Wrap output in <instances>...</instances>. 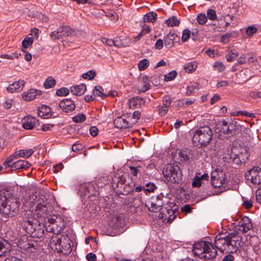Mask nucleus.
I'll list each match as a JSON object with an SVG mask.
<instances>
[{
	"mask_svg": "<svg viewBox=\"0 0 261 261\" xmlns=\"http://www.w3.org/2000/svg\"><path fill=\"white\" fill-rule=\"evenodd\" d=\"M34 152V151L32 149H20L16 151L15 154L18 158H29L33 154Z\"/></svg>",
	"mask_w": 261,
	"mask_h": 261,
	"instance_id": "nucleus-33",
	"label": "nucleus"
},
{
	"mask_svg": "<svg viewBox=\"0 0 261 261\" xmlns=\"http://www.w3.org/2000/svg\"><path fill=\"white\" fill-rule=\"evenodd\" d=\"M112 186L116 193L122 195H127L135 189L137 192H140L143 189H145L141 186L135 187V182L132 181H127L126 176L123 175L115 176L112 179Z\"/></svg>",
	"mask_w": 261,
	"mask_h": 261,
	"instance_id": "nucleus-4",
	"label": "nucleus"
},
{
	"mask_svg": "<svg viewBox=\"0 0 261 261\" xmlns=\"http://www.w3.org/2000/svg\"><path fill=\"white\" fill-rule=\"evenodd\" d=\"M213 137L212 129L206 126L199 128L194 132L192 141L195 146L205 147L211 142Z\"/></svg>",
	"mask_w": 261,
	"mask_h": 261,
	"instance_id": "nucleus-5",
	"label": "nucleus"
},
{
	"mask_svg": "<svg viewBox=\"0 0 261 261\" xmlns=\"http://www.w3.org/2000/svg\"><path fill=\"white\" fill-rule=\"evenodd\" d=\"M197 67V64L195 61H192L189 63H186L184 66V68L186 72L188 73H192L194 72Z\"/></svg>",
	"mask_w": 261,
	"mask_h": 261,
	"instance_id": "nucleus-36",
	"label": "nucleus"
},
{
	"mask_svg": "<svg viewBox=\"0 0 261 261\" xmlns=\"http://www.w3.org/2000/svg\"><path fill=\"white\" fill-rule=\"evenodd\" d=\"M59 107L63 112L66 113L72 112L76 108L74 101L70 98H64L61 100Z\"/></svg>",
	"mask_w": 261,
	"mask_h": 261,
	"instance_id": "nucleus-16",
	"label": "nucleus"
},
{
	"mask_svg": "<svg viewBox=\"0 0 261 261\" xmlns=\"http://www.w3.org/2000/svg\"><path fill=\"white\" fill-rule=\"evenodd\" d=\"M166 24L169 27L178 26L180 21L175 16H172L166 21Z\"/></svg>",
	"mask_w": 261,
	"mask_h": 261,
	"instance_id": "nucleus-40",
	"label": "nucleus"
},
{
	"mask_svg": "<svg viewBox=\"0 0 261 261\" xmlns=\"http://www.w3.org/2000/svg\"><path fill=\"white\" fill-rule=\"evenodd\" d=\"M256 201L261 204V190H257L255 192Z\"/></svg>",
	"mask_w": 261,
	"mask_h": 261,
	"instance_id": "nucleus-64",
	"label": "nucleus"
},
{
	"mask_svg": "<svg viewBox=\"0 0 261 261\" xmlns=\"http://www.w3.org/2000/svg\"><path fill=\"white\" fill-rule=\"evenodd\" d=\"M240 237L236 232L227 235L218 234L215 239V246L212 243L201 241L194 244L193 252L195 255L204 260L213 259L217 255V250L221 252L227 251L239 244Z\"/></svg>",
	"mask_w": 261,
	"mask_h": 261,
	"instance_id": "nucleus-1",
	"label": "nucleus"
},
{
	"mask_svg": "<svg viewBox=\"0 0 261 261\" xmlns=\"http://www.w3.org/2000/svg\"><path fill=\"white\" fill-rule=\"evenodd\" d=\"M239 230L243 233H245L251 230L253 226L250 219L247 217L241 218L238 224Z\"/></svg>",
	"mask_w": 261,
	"mask_h": 261,
	"instance_id": "nucleus-18",
	"label": "nucleus"
},
{
	"mask_svg": "<svg viewBox=\"0 0 261 261\" xmlns=\"http://www.w3.org/2000/svg\"><path fill=\"white\" fill-rule=\"evenodd\" d=\"M144 22H154L157 19V14L153 12H150L144 16L143 17Z\"/></svg>",
	"mask_w": 261,
	"mask_h": 261,
	"instance_id": "nucleus-37",
	"label": "nucleus"
},
{
	"mask_svg": "<svg viewBox=\"0 0 261 261\" xmlns=\"http://www.w3.org/2000/svg\"><path fill=\"white\" fill-rule=\"evenodd\" d=\"M18 157L16 154H15V152L13 154L10 155L8 156L6 160L4 162L3 165L6 168H7L8 167H11V163L13 162V161L14 159H17Z\"/></svg>",
	"mask_w": 261,
	"mask_h": 261,
	"instance_id": "nucleus-43",
	"label": "nucleus"
},
{
	"mask_svg": "<svg viewBox=\"0 0 261 261\" xmlns=\"http://www.w3.org/2000/svg\"><path fill=\"white\" fill-rule=\"evenodd\" d=\"M56 84V80L52 77L50 76L48 77L45 81L44 83V87L45 89H49L55 87Z\"/></svg>",
	"mask_w": 261,
	"mask_h": 261,
	"instance_id": "nucleus-42",
	"label": "nucleus"
},
{
	"mask_svg": "<svg viewBox=\"0 0 261 261\" xmlns=\"http://www.w3.org/2000/svg\"><path fill=\"white\" fill-rule=\"evenodd\" d=\"M9 245L6 242L0 241V257L6 255L9 252V249L7 247Z\"/></svg>",
	"mask_w": 261,
	"mask_h": 261,
	"instance_id": "nucleus-39",
	"label": "nucleus"
},
{
	"mask_svg": "<svg viewBox=\"0 0 261 261\" xmlns=\"http://www.w3.org/2000/svg\"><path fill=\"white\" fill-rule=\"evenodd\" d=\"M0 213L5 218L16 216L21 204L19 198L14 196L8 189L0 191Z\"/></svg>",
	"mask_w": 261,
	"mask_h": 261,
	"instance_id": "nucleus-2",
	"label": "nucleus"
},
{
	"mask_svg": "<svg viewBox=\"0 0 261 261\" xmlns=\"http://www.w3.org/2000/svg\"><path fill=\"white\" fill-rule=\"evenodd\" d=\"M257 32V29L253 26H250L248 27L246 30V34L250 36H252L253 34Z\"/></svg>",
	"mask_w": 261,
	"mask_h": 261,
	"instance_id": "nucleus-60",
	"label": "nucleus"
},
{
	"mask_svg": "<svg viewBox=\"0 0 261 261\" xmlns=\"http://www.w3.org/2000/svg\"><path fill=\"white\" fill-rule=\"evenodd\" d=\"M38 123V121L35 117L28 116L23 119L22 126L25 129H32Z\"/></svg>",
	"mask_w": 261,
	"mask_h": 261,
	"instance_id": "nucleus-23",
	"label": "nucleus"
},
{
	"mask_svg": "<svg viewBox=\"0 0 261 261\" xmlns=\"http://www.w3.org/2000/svg\"><path fill=\"white\" fill-rule=\"evenodd\" d=\"M61 241V237H59L58 234H55V236H52L49 243L50 247L53 250L60 251L61 250L60 247Z\"/></svg>",
	"mask_w": 261,
	"mask_h": 261,
	"instance_id": "nucleus-28",
	"label": "nucleus"
},
{
	"mask_svg": "<svg viewBox=\"0 0 261 261\" xmlns=\"http://www.w3.org/2000/svg\"><path fill=\"white\" fill-rule=\"evenodd\" d=\"M31 166V164L27 161L18 160L13 163L11 165V168L14 170H18L21 169H27Z\"/></svg>",
	"mask_w": 261,
	"mask_h": 261,
	"instance_id": "nucleus-29",
	"label": "nucleus"
},
{
	"mask_svg": "<svg viewBox=\"0 0 261 261\" xmlns=\"http://www.w3.org/2000/svg\"><path fill=\"white\" fill-rule=\"evenodd\" d=\"M237 56H238V53L236 50H230L227 54L226 58L227 62L232 61Z\"/></svg>",
	"mask_w": 261,
	"mask_h": 261,
	"instance_id": "nucleus-49",
	"label": "nucleus"
},
{
	"mask_svg": "<svg viewBox=\"0 0 261 261\" xmlns=\"http://www.w3.org/2000/svg\"><path fill=\"white\" fill-rule=\"evenodd\" d=\"M247 55L246 54H243L239 58L238 60V63L239 64H244L247 63Z\"/></svg>",
	"mask_w": 261,
	"mask_h": 261,
	"instance_id": "nucleus-62",
	"label": "nucleus"
},
{
	"mask_svg": "<svg viewBox=\"0 0 261 261\" xmlns=\"http://www.w3.org/2000/svg\"><path fill=\"white\" fill-rule=\"evenodd\" d=\"M86 89V85L84 84H81L79 85H73L70 87L71 93L77 96L84 94Z\"/></svg>",
	"mask_w": 261,
	"mask_h": 261,
	"instance_id": "nucleus-27",
	"label": "nucleus"
},
{
	"mask_svg": "<svg viewBox=\"0 0 261 261\" xmlns=\"http://www.w3.org/2000/svg\"><path fill=\"white\" fill-rule=\"evenodd\" d=\"M86 116L83 114H79L72 117V121L75 123H81L86 120Z\"/></svg>",
	"mask_w": 261,
	"mask_h": 261,
	"instance_id": "nucleus-50",
	"label": "nucleus"
},
{
	"mask_svg": "<svg viewBox=\"0 0 261 261\" xmlns=\"http://www.w3.org/2000/svg\"><path fill=\"white\" fill-rule=\"evenodd\" d=\"M140 117L141 113L138 111H135L132 115H131L130 114L128 115L127 114V117L128 118V120H129L130 122L133 126H134V125H135L138 122V120L140 118Z\"/></svg>",
	"mask_w": 261,
	"mask_h": 261,
	"instance_id": "nucleus-35",
	"label": "nucleus"
},
{
	"mask_svg": "<svg viewBox=\"0 0 261 261\" xmlns=\"http://www.w3.org/2000/svg\"><path fill=\"white\" fill-rule=\"evenodd\" d=\"M177 75V72L175 70H172L167 74L165 75V80L167 82L172 81Z\"/></svg>",
	"mask_w": 261,
	"mask_h": 261,
	"instance_id": "nucleus-56",
	"label": "nucleus"
},
{
	"mask_svg": "<svg viewBox=\"0 0 261 261\" xmlns=\"http://www.w3.org/2000/svg\"><path fill=\"white\" fill-rule=\"evenodd\" d=\"M90 134L93 137H95L97 135L98 129L96 126H91L89 129Z\"/></svg>",
	"mask_w": 261,
	"mask_h": 261,
	"instance_id": "nucleus-63",
	"label": "nucleus"
},
{
	"mask_svg": "<svg viewBox=\"0 0 261 261\" xmlns=\"http://www.w3.org/2000/svg\"><path fill=\"white\" fill-rule=\"evenodd\" d=\"M178 154L181 159V161L186 162L189 161L191 155L190 153V150L189 149L181 150Z\"/></svg>",
	"mask_w": 261,
	"mask_h": 261,
	"instance_id": "nucleus-38",
	"label": "nucleus"
},
{
	"mask_svg": "<svg viewBox=\"0 0 261 261\" xmlns=\"http://www.w3.org/2000/svg\"><path fill=\"white\" fill-rule=\"evenodd\" d=\"M37 111L38 116L44 119L49 118L53 115L51 109L49 106L46 105H43L39 107Z\"/></svg>",
	"mask_w": 261,
	"mask_h": 261,
	"instance_id": "nucleus-24",
	"label": "nucleus"
},
{
	"mask_svg": "<svg viewBox=\"0 0 261 261\" xmlns=\"http://www.w3.org/2000/svg\"><path fill=\"white\" fill-rule=\"evenodd\" d=\"M238 148H234L232 149V153L234 152L235 154L231 155L230 158L237 164L240 162H245L249 157V153L248 151V149L246 147H240L238 153H237L236 150Z\"/></svg>",
	"mask_w": 261,
	"mask_h": 261,
	"instance_id": "nucleus-13",
	"label": "nucleus"
},
{
	"mask_svg": "<svg viewBox=\"0 0 261 261\" xmlns=\"http://www.w3.org/2000/svg\"><path fill=\"white\" fill-rule=\"evenodd\" d=\"M128 201L130 206H133L136 208L140 207L143 204L141 194L130 195L128 197Z\"/></svg>",
	"mask_w": 261,
	"mask_h": 261,
	"instance_id": "nucleus-25",
	"label": "nucleus"
},
{
	"mask_svg": "<svg viewBox=\"0 0 261 261\" xmlns=\"http://www.w3.org/2000/svg\"><path fill=\"white\" fill-rule=\"evenodd\" d=\"M142 31L136 37V38L138 39H140L143 36L151 32V28L149 26H146L145 24H144L142 25Z\"/></svg>",
	"mask_w": 261,
	"mask_h": 261,
	"instance_id": "nucleus-45",
	"label": "nucleus"
},
{
	"mask_svg": "<svg viewBox=\"0 0 261 261\" xmlns=\"http://www.w3.org/2000/svg\"><path fill=\"white\" fill-rule=\"evenodd\" d=\"M44 199L42 196L32 194L29 197L26 203L30 207L36 206L35 215L38 218H43L45 221L52 216L53 208Z\"/></svg>",
	"mask_w": 261,
	"mask_h": 261,
	"instance_id": "nucleus-3",
	"label": "nucleus"
},
{
	"mask_svg": "<svg viewBox=\"0 0 261 261\" xmlns=\"http://www.w3.org/2000/svg\"><path fill=\"white\" fill-rule=\"evenodd\" d=\"M95 75L96 72L94 71L91 70H89L86 73L83 74L82 77L84 79L91 80L95 77Z\"/></svg>",
	"mask_w": 261,
	"mask_h": 261,
	"instance_id": "nucleus-51",
	"label": "nucleus"
},
{
	"mask_svg": "<svg viewBox=\"0 0 261 261\" xmlns=\"http://www.w3.org/2000/svg\"><path fill=\"white\" fill-rule=\"evenodd\" d=\"M235 127L232 123L223 120L217 124L215 132L221 139L228 138L235 134Z\"/></svg>",
	"mask_w": 261,
	"mask_h": 261,
	"instance_id": "nucleus-8",
	"label": "nucleus"
},
{
	"mask_svg": "<svg viewBox=\"0 0 261 261\" xmlns=\"http://www.w3.org/2000/svg\"><path fill=\"white\" fill-rule=\"evenodd\" d=\"M46 231L54 235L61 233L65 227V222L61 217L53 215L44 222Z\"/></svg>",
	"mask_w": 261,
	"mask_h": 261,
	"instance_id": "nucleus-6",
	"label": "nucleus"
},
{
	"mask_svg": "<svg viewBox=\"0 0 261 261\" xmlns=\"http://www.w3.org/2000/svg\"><path fill=\"white\" fill-rule=\"evenodd\" d=\"M61 243L60 244L61 250L59 252H63L64 251L67 250L70 248L69 239L68 237L61 236Z\"/></svg>",
	"mask_w": 261,
	"mask_h": 261,
	"instance_id": "nucleus-31",
	"label": "nucleus"
},
{
	"mask_svg": "<svg viewBox=\"0 0 261 261\" xmlns=\"http://www.w3.org/2000/svg\"><path fill=\"white\" fill-rule=\"evenodd\" d=\"M158 218L162 219L164 223H170L172 222V218L170 217L168 211L166 207H162L158 216Z\"/></svg>",
	"mask_w": 261,
	"mask_h": 261,
	"instance_id": "nucleus-30",
	"label": "nucleus"
},
{
	"mask_svg": "<svg viewBox=\"0 0 261 261\" xmlns=\"http://www.w3.org/2000/svg\"><path fill=\"white\" fill-rule=\"evenodd\" d=\"M34 42V39L33 38L30 37H25L22 42V49L28 48L29 46H31Z\"/></svg>",
	"mask_w": 261,
	"mask_h": 261,
	"instance_id": "nucleus-41",
	"label": "nucleus"
},
{
	"mask_svg": "<svg viewBox=\"0 0 261 261\" xmlns=\"http://www.w3.org/2000/svg\"><path fill=\"white\" fill-rule=\"evenodd\" d=\"M41 94V91L32 88L23 92L22 97L24 100L30 101L35 99L37 95H40Z\"/></svg>",
	"mask_w": 261,
	"mask_h": 261,
	"instance_id": "nucleus-21",
	"label": "nucleus"
},
{
	"mask_svg": "<svg viewBox=\"0 0 261 261\" xmlns=\"http://www.w3.org/2000/svg\"><path fill=\"white\" fill-rule=\"evenodd\" d=\"M207 19H209L211 20H215L217 19V16L216 12L215 10L209 9L206 12Z\"/></svg>",
	"mask_w": 261,
	"mask_h": 261,
	"instance_id": "nucleus-46",
	"label": "nucleus"
},
{
	"mask_svg": "<svg viewBox=\"0 0 261 261\" xmlns=\"http://www.w3.org/2000/svg\"><path fill=\"white\" fill-rule=\"evenodd\" d=\"M149 62L147 59H144L141 60L138 65V69L140 71L146 69L149 66Z\"/></svg>",
	"mask_w": 261,
	"mask_h": 261,
	"instance_id": "nucleus-44",
	"label": "nucleus"
},
{
	"mask_svg": "<svg viewBox=\"0 0 261 261\" xmlns=\"http://www.w3.org/2000/svg\"><path fill=\"white\" fill-rule=\"evenodd\" d=\"M164 177L172 183H179L182 179V172L178 166L173 164L166 165L163 170Z\"/></svg>",
	"mask_w": 261,
	"mask_h": 261,
	"instance_id": "nucleus-7",
	"label": "nucleus"
},
{
	"mask_svg": "<svg viewBox=\"0 0 261 261\" xmlns=\"http://www.w3.org/2000/svg\"><path fill=\"white\" fill-rule=\"evenodd\" d=\"M144 104L145 100L143 98L140 97H133L127 102L129 108L132 109L140 108Z\"/></svg>",
	"mask_w": 261,
	"mask_h": 261,
	"instance_id": "nucleus-22",
	"label": "nucleus"
},
{
	"mask_svg": "<svg viewBox=\"0 0 261 261\" xmlns=\"http://www.w3.org/2000/svg\"><path fill=\"white\" fill-rule=\"evenodd\" d=\"M23 227L32 237L40 238L44 234V226L34 223L33 220H27L23 222Z\"/></svg>",
	"mask_w": 261,
	"mask_h": 261,
	"instance_id": "nucleus-9",
	"label": "nucleus"
},
{
	"mask_svg": "<svg viewBox=\"0 0 261 261\" xmlns=\"http://www.w3.org/2000/svg\"><path fill=\"white\" fill-rule=\"evenodd\" d=\"M191 36V31L188 29H185L183 31L181 37V41L183 42L187 41Z\"/></svg>",
	"mask_w": 261,
	"mask_h": 261,
	"instance_id": "nucleus-55",
	"label": "nucleus"
},
{
	"mask_svg": "<svg viewBox=\"0 0 261 261\" xmlns=\"http://www.w3.org/2000/svg\"><path fill=\"white\" fill-rule=\"evenodd\" d=\"M225 174L223 172L213 171L211 175V184L215 188L222 187L225 181Z\"/></svg>",
	"mask_w": 261,
	"mask_h": 261,
	"instance_id": "nucleus-14",
	"label": "nucleus"
},
{
	"mask_svg": "<svg viewBox=\"0 0 261 261\" xmlns=\"http://www.w3.org/2000/svg\"><path fill=\"white\" fill-rule=\"evenodd\" d=\"M69 93V90L67 88H61L56 91V94L60 96H65L68 95Z\"/></svg>",
	"mask_w": 261,
	"mask_h": 261,
	"instance_id": "nucleus-52",
	"label": "nucleus"
},
{
	"mask_svg": "<svg viewBox=\"0 0 261 261\" xmlns=\"http://www.w3.org/2000/svg\"><path fill=\"white\" fill-rule=\"evenodd\" d=\"M198 89L197 84H194L189 86L187 88L186 94L188 95L195 92Z\"/></svg>",
	"mask_w": 261,
	"mask_h": 261,
	"instance_id": "nucleus-57",
	"label": "nucleus"
},
{
	"mask_svg": "<svg viewBox=\"0 0 261 261\" xmlns=\"http://www.w3.org/2000/svg\"><path fill=\"white\" fill-rule=\"evenodd\" d=\"M232 116H244L251 117L253 115L252 113H250L246 111H238L231 113Z\"/></svg>",
	"mask_w": 261,
	"mask_h": 261,
	"instance_id": "nucleus-53",
	"label": "nucleus"
},
{
	"mask_svg": "<svg viewBox=\"0 0 261 261\" xmlns=\"http://www.w3.org/2000/svg\"><path fill=\"white\" fill-rule=\"evenodd\" d=\"M163 197L162 195L153 196L146 200L145 206L149 211L157 212L163 207L164 204Z\"/></svg>",
	"mask_w": 261,
	"mask_h": 261,
	"instance_id": "nucleus-11",
	"label": "nucleus"
},
{
	"mask_svg": "<svg viewBox=\"0 0 261 261\" xmlns=\"http://www.w3.org/2000/svg\"><path fill=\"white\" fill-rule=\"evenodd\" d=\"M166 208L168 211V213L169 215L171 218H172V221L176 218L175 212L174 210L171 208L170 207H166Z\"/></svg>",
	"mask_w": 261,
	"mask_h": 261,
	"instance_id": "nucleus-61",
	"label": "nucleus"
},
{
	"mask_svg": "<svg viewBox=\"0 0 261 261\" xmlns=\"http://www.w3.org/2000/svg\"><path fill=\"white\" fill-rule=\"evenodd\" d=\"M71 33V29L68 26H62L51 32L50 36L53 40H58L63 37L68 36Z\"/></svg>",
	"mask_w": 261,
	"mask_h": 261,
	"instance_id": "nucleus-15",
	"label": "nucleus"
},
{
	"mask_svg": "<svg viewBox=\"0 0 261 261\" xmlns=\"http://www.w3.org/2000/svg\"><path fill=\"white\" fill-rule=\"evenodd\" d=\"M18 246L22 252L29 256H34L38 250L37 243L28 239L19 241Z\"/></svg>",
	"mask_w": 261,
	"mask_h": 261,
	"instance_id": "nucleus-10",
	"label": "nucleus"
},
{
	"mask_svg": "<svg viewBox=\"0 0 261 261\" xmlns=\"http://www.w3.org/2000/svg\"><path fill=\"white\" fill-rule=\"evenodd\" d=\"M159 114L162 116H165L166 115L167 112L169 111V108L164 106V105H159L158 108Z\"/></svg>",
	"mask_w": 261,
	"mask_h": 261,
	"instance_id": "nucleus-54",
	"label": "nucleus"
},
{
	"mask_svg": "<svg viewBox=\"0 0 261 261\" xmlns=\"http://www.w3.org/2000/svg\"><path fill=\"white\" fill-rule=\"evenodd\" d=\"M214 67L219 72H222L225 69V66L222 62H216L214 64Z\"/></svg>",
	"mask_w": 261,
	"mask_h": 261,
	"instance_id": "nucleus-59",
	"label": "nucleus"
},
{
	"mask_svg": "<svg viewBox=\"0 0 261 261\" xmlns=\"http://www.w3.org/2000/svg\"><path fill=\"white\" fill-rule=\"evenodd\" d=\"M103 89L100 86H95L93 92L94 96H100L102 98H105L110 95V93L108 92V93L103 92Z\"/></svg>",
	"mask_w": 261,
	"mask_h": 261,
	"instance_id": "nucleus-34",
	"label": "nucleus"
},
{
	"mask_svg": "<svg viewBox=\"0 0 261 261\" xmlns=\"http://www.w3.org/2000/svg\"><path fill=\"white\" fill-rule=\"evenodd\" d=\"M196 19L198 23L200 25H203L207 20V17L204 13L199 14L197 16Z\"/></svg>",
	"mask_w": 261,
	"mask_h": 261,
	"instance_id": "nucleus-48",
	"label": "nucleus"
},
{
	"mask_svg": "<svg viewBox=\"0 0 261 261\" xmlns=\"http://www.w3.org/2000/svg\"><path fill=\"white\" fill-rule=\"evenodd\" d=\"M172 102V99L169 96H165L163 98V105L169 108L171 102Z\"/></svg>",
	"mask_w": 261,
	"mask_h": 261,
	"instance_id": "nucleus-58",
	"label": "nucleus"
},
{
	"mask_svg": "<svg viewBox=\"0 0 261 261\" xmlns=\"http://www.w3.org/2000/svg\"><path fill=\"white\" fill-rule=\"evenodd\" d=\"M25 84V82L24 80H19L10 84L7 87V90L9 92L11 93L14 92H19L22 90Z\"/></svg>",
	"mask_w": 261,
	"mask_h": 261,
	"instance_id": "nucleus-20",
	"label": "nucleus"
},
{
	"mask_svg": "<svg viewBox=\"0 0 261 261\" xmlns=\"http://www.w3.org/2000/svg\"><path fill=\"white\" fill-rule=\"evenodd\" d=\"M20 55V53L15 52L12 53L11 55L2 54L1 55V58L3 59L13 60L14 59H18Z\"/></svg>",
	"mask_w": 261,
	"mask_h": 261,
	"instance_id": "nucleus-47",
	"label": "nucleus"
},
{
	"mask_svg": "<svg viewBox=\"0 0 261 261\" xmlns=\"http://www.w3.org/2000/svg\"><path fill=\"white\" fill-rule=\"evenodd\" d=\"M128 120L127 114L118 117L114 120V126L120 129L132 127L130 122Z\"/></svg>",
	"mask_w": 261,
	"mask_h": 261,
	"instance_id": "nucleus-17",
	"label": "nucleus"
},
{
	"mask_svg": "<svg viewBox=\"0 0 261 261\" xmlns=\"http://www.w3.org/2000/svg\"><path fill=\"white\" fill-rule=\"evenodd\" d=\"M131 173L134 175L136 176L138 173H141V172L144 171L145 168L144 164L141 163L140 164H136L134 166H130L129 167Z\"/></svg>",
	"mask_w": 261,
	"mask_h": 261,
	"instance_id": "nucleus-32",
	"label": "nucleus"
},
{
	"mask_svg": "<svg viewBox=\"0 0 261 261\" xmlns=\"http://www.w3.org/2000/svg\"><path fill=\"white\" fill-rule=\"evenodd\" d=\"M165 45L167 48H171L174 46L175 42L180 41V37L175 33H170L164 39Z\"/></svg>",
	"mask_w": 261,
	"mask_h": 261,
	"instance_id": "nucleus-19",
	"label": "nucleus"
},
{
	"mask_svg": "<svg viewBox=\"0 0 261 261\" xmlns=\"http://www.w3.org/2000/svg\"><path fill=\"white\" fill-rule=\"evenodd\" d=\"M87 189V197L90 198L93 196H96L98 195V192L96 190V188L94 187L93 183L88 182L84 183L81 185V190L83 191L84 189Z\"/></svg>",
	"mask_w": 261,
	"mask_h": 261,
	"instance_id": "nucleus-26",
	"label": "nucleus"
},
{
	"mask_svg": "<svg viewBox=\"0 0 261 261\" xmlns=\"http://www.w3.org/2000/svg\"><path fill=\"white\" fill-rule=\"evenodd\" d=\"M245 178L254 185L261 183V169L254 167L245 173Z\"/></svg>",
	"mask_w": 261,
	"mask_h": 261,
	"instance_id": "nucleus-12",
	"label": "nucleus"
}]
</instances>
